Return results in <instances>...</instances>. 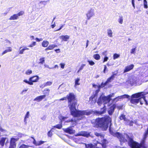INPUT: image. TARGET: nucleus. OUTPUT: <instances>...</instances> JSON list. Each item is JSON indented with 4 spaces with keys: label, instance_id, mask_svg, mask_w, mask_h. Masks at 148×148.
Returning <instances> with one entry per match:
<instances>
[{
    "label": "nucleus",
    "instance_id": "obj_1",
    "mask_svg": "<svg viewBox=\"0 0 148 148\" xmlns=\"http://www.w3.org/2000/svg\"><path fill=\"white\" fill-rule=\"evenodd\" d=\"M71 93H70L67 96L69 103L68 106L71 115L75 117H78L81 110H77L76 106L77 104V100L75 99V96Z\"/></svg>",
    "mask_w": 148,
    "mask_h": 148
},
{
    "label": "nucleus",
    "instance_id": "obj_2",
    "mask_svg": "<svg viewBox=\"0 0 148 148\" xmlns=\"http://www.w3.org/2000/svg\"><path fill=\"white\" fill-rule=\"evenodd\" d=\"M111 118L108 115H105L104 117L96 119V125L101 128L103 130H106L108 127L109 125H111Z\"/></svg>",
    "mask_w": 148,
    "mask_h": 148
},
{
    "label": "nucleus",
    "instance_id": "obj_3",
    "mask_svg": "<svg viewBox=\"0 0 148 148\" xmlns=\"http://www.w3.org/2000/svg\"><path fill=\"white\" fill-rule=\"evenodd\" d=\"M106 108L105 106H104L102 108H101V111L97 110H81V112H80L78 117H80L84 115H89L92 114H93L99 116L105 113L106 111Z\"/></svg>",
    "mask_w": 148,
    "mask_h": 148
},
{
    "label": "nucleus",
    "instance_id": "obj_4",
    "mask_svg": "<svg viewBox=\"0 0 148 148\" xmlns=\"http://www.w3.org/2000/svg\"><path fill=\"white\" fill-rule=\"evenodd\" d=\"M116 75V73L113 74L111 76L108 78L106 81L104 83L103 82L101 83L100 85H97L95 84H92V86L95 88H97V89L95 91V92H99L100 91V89L101 88L104 87L106 86L108 84L111 82L115 78V76Z\"/></svg>",
    "mask_w": 148,
    "mask_h": 148
},
{
    "label": "nucleus",
    "instance_id": "obj_5",
    "mask_svg": "<svg viewBox=\"0 0 148 148\" xmlns=\"http://www.w3.org/2000/svg\"><path fill=\"white\" fill-rule=\"evenodd\" d=\"M142 93H135L132 95L130 102L134 105H136L139 102L140 105L143 104V103L141 101V94Z\"/></svg>",
    "mask_w": 148,
    "mask_h": 148
},
{
    "label": "nucleus",
    "instance_id": "obj_6",
    "mask_svg": "<svg viewBox=\"0 0 148 148\" xmlns=\"http://www.w3.org/2000/svg\"><path fill=\"white\" fill-rule=\"evenodd\" d=\"M110 134L113 136L116 137L118 138L121 142L125 143L127 141V140L123 135L119 132H114L110 131Z\"/></svg>",
    "mask_w": 148,
    "mask_h": 148
},
{
    "label": "nucleus",
    "instance_id": "obj_7",
    "mask_svg": "<svg viewBox=\"0 0 148 148\" xmlns=\"http://www.w3.org/2000/svg\"><path fill=\"white\" fill-rule=\"evenodd\" d=\"M110 134L113 136L116 137L118 138L121 142L125 143L127 141V140L123 135L119 132H114L110 131Z\"/></svg>",
    "mask_w": 148,
    "mask_h": 148
},
{
    "label": "nucleus",
    "instance_id": "obj_8",
    "mask_svg": "<svg viewBox=\"0 0 148 148\" xmlns=\"http://www.w3.org/2000/svg\"><path fill=\"white\" fill-rule=\"evenodd\" d=\"M114 95V93H112V94H110L107 96L102 97V100L104 104L109 103L111 99V97H113Z\"/></svg>",
    "mask_w": 148,
    "mask_h": 148
},
{
    "label": "nucleus",
    "instance_id": "obj_9",
    "mask_svg": "<svg viewBox=\"0 0 148 148\" xmlns=\"http://www.w3.org/2000/svg\"><path fill=\"white\" fill-rule=\"evenodd\" d=\"M19 139V138H11L9 148H16V142Z\"/></svg>",
    "mask_w": 148,
    "mask_h": 148
},
{
    "label": "nucleus",
    "instance_id": "obj_10",
    "mask_svg": "<svg viewBox=\"0 0 148 148\" xmlns=\"http://www.w3.org/2000/svg\"><path fill=\"white\" fill-rule=\"evenodd\" d=\"M127 138L129 139V145L131 148H136L137 142L134 141L133 139L130 138L128 135L127 136Z\"/></svg>",
    "mask_w": 148,
    "mask_h": 148
},
{
    "label": "nucleus",
    "instance_id": "obj_11",
    "mask_svg": "<svg viewBox=\"0 0 148 148\" xmlns=\"http://www.w3.org/2000/svg\"><path fill=\"white\" fill-rule=\"evenodd\" d=\"M130 96L127 95H124L121 96H118L116 98L113 99L112 100V102L116 103L119 101H120L121 99L125 98H129Z\"/></svg>",
    "mask_w": 148,
    "mask_h": 148
},
{
    "label": "nucleus",
    "instance_id": "obj_12",
    "mask_svg": "<svg viewBox=\"0 0 148 148\" xmlns=\"http://www.w3.org/2000/svg\"><path fill=\"white\" fill-rule=\"evenodd\" d=\"M95 15L94 10V9L91 8L88 10V12L86 14L88 20H89L90 18Z\"/></svg>",
    "mask_w": 148,
    "mask_h": 148
},
{
    "label": "nucleus",
    "instance_id": "obj_13",
    "mask_svg": "<svg viewBox=\"0 0 148 148\" xmlns=\"http://www.w3.org/2000/svg\"><path fill=\"white\" fill-rule=\"evenodd\" d=\"M138 79L135 77H132L128 81V83L131 85V86H135L136 85L138 81Z\"/></svg>",
    "mask_w": 148,
    "mask_h": 148
},
{
    "label": "nucleus",
    "instance_id": "obj_14",
    "mask_svg": "<svg viewBox=\"0 0 148 148\" xmlns=\"http://www.w3.org/2000/svg\"><path fill=\"white\" fill-rule=\"evenodd\" d=\"M146 139V138H144V135L143 138L140 143H139L137 142L136 148H141V146L146 145L145 142Z\"/></svg>",
    "mask_w": 148,
    "mask_h": 148
},
{
    "label": "nucleus",
    "instance_id": "obj_15",
    "mask_svg": "<svg viewBox=\"0 0 148 148\" xmlns=\"http://www.w3.org/2000/svg\"><path fill=\"white\" fill-rule=\"evenodd\" d=\"M66 122L67 123L71 122V125H73V127L76 125L77 121L75 119L71 118L67 120L66 121Z\"/></svg>",
    "mask_w": 148,
    "mask_h": 148
},
{
    "label": "nucleus",
    "instance_id": "obj_16",
    "mask_svg": "<svg viewBox=\"0 0 148 148\" xmlns=\"http://www.w3.org/2000/svg\"><path fill=\"white\" fill-rule=\"evenodd\" d=\"M84 144L85 145V148H99L97 146V145H94L91 143L89 144L84 143Z\"/></svg>",
    "mask_w": 148,
    "mask_h": 148
},
{
    "label": "nucleus",
    "instance_id": "obj_17",
    "mask_svg": "<svg viewBox=\"0 0 148 148\" xmlns=\"http://www.w3.org/2000/svg\"><path fill=\"white\" fill-rule=\"evenodd\" d=\"M39 79V77L37 75L34 76L32 77H31L29 78L30 81L33 82H37Z\"/></svg>",
    "mask_w": 148,
    "mask_h": 148
},
{
    "label": "nucleus",
    "instance_id": "obj_18",
    "mask_svg": "<svg viewBox=\"0 0 148 148\" xmlns=\"http://www.w3.org/2000/svg\"><path fill=\"white\" fill-rule=\"evenodd\" d=\"M101 143L100 144L103 147H106V145L108 143V140L105 139H103L101 140Z\"/></svg>",
    "mask_w": 148,
    "mask_h": 148
},
{
    "label": "nucleus",
    "instance_id": "obj_19",
    "mask_svg": "<svg viewBox=\"0 0 148 148\" xmlns=\"http://www.w3.org/2000/svg\"><path fill=\"white\" fill-rule=\"evenodd\" d=\"M134 67V65L132 64L126 66L124 70V72H126L129 71L132 69Z\"/></svg>",
    "mask_w": 148,
    "mask_h": 148
},
{
    "label": "nucleus",
    "instance_id": "obj_20",
    "mask_svg": "<svg viewBox=\"0 0 148 148\" xmlns=\"http://www.w3.org/2000/svg\"><path fill=\"white\" fill-rule=\"evenodd\" d=\"M45 97L46 95H45L40 96L37 97L34 99V100L36 101H40L45 98Z\"/></svg>",
    "mask_w": 148,
    "mask_h": 148
},
{
    "label": "nucleus",
    "instance_id": "obj_21",
    "mask_svg": "<svg viewBox=\"0 0 148 148\" xmlns=\"http://www.w3.org/2000/svg\"><path fill=\"white\" fill-rule=\"evenodd\" d=\"M119 118L120 120H123L124 121H129V120L126 119L125 115L124 114H121L119 117Z\"/></svg>",
    "mask_w": 148,
    "mask_h": 148
},
{
    "label": "nucleus",
    "instance_id": "obj_22",
    "mask_svg": "<svg viewBox=\"0 0 148 148\" xmlns=\"http://www.w3.org/2000/svg\"><path fill=\"white\" fill-rule=\"evenodd\" d=\"M60 39H62L63 40L66 41L69 39V37L68 35L61 36L60 37Z\"/></svg>",
    "mask_w": 148,
    "mask_h": 148
},
{
    "label": "nucleus",
    "instance_id": "obj_23",
    "mask_svg": "<svg viewBox=\"0 0 148 148\" xmlns=\"http://www.w3.org/2000/svg\"><path fill=\"white\" fill-rule=\"evenodd\" d=\"M64 132L69 134H72L73 133L72 130L70 127H68L64 130Z\"/></svg>",
    "mask_w": 148,
    "mask_h": 148
},
{
    "label": "nucleus",
    "instance_id": "obj_24",
    "mask_svg": "<svg viewBox=\"0 0 148 148\" xmlns=\"http://www.w3.org/2000/svg\"><path fill=\"white\" fill-rule=\"evenodd\" d=\"M12 51V49L11 47H9L7 48V49L5 50L2 53V55L7 53L9 52H10Z\"/></svg>",
    "mask_w": 148,
    "mask_h": 148
},
{
    "label": "nucleus",
    "instance_id": "obj_25",
    "mask_svg": "<svg viewBox=\"0 0 148 148\" xmlns=\"http://www.w3.org/2000/svg\"><path fill=\"white\" fill-rule=\"evenodd\" d=\"M125 124L126 125H129L130 126H133L134 123V122L132 121H130L129 120V121H126L125 123Z\"/></svg>",
    "mask_w": 148,
    "mask_h": 148
},
{
    "label": "nucleus",
    "instance_id": "obj_26",
    "mask_svg": "<svg viewBox=\"0 0 148 148\" xmlns=\"http://www.w3.org/2000/svg\"><path fill=\"white\" fill-rule=\"evenodd\" d=\"M57 45H50L47 48L45 49V50L52 49L54 47H56Z\"/></svg>",
    "mask_w": 148,
    "mask_h": 148
},
{
    "label": "nucleus",
    "instance_id": "obj_27",
    "mask_svg": "<svg viewBox=\"0 0 148 148\" xmlns=\"http://www.w3.org/2000/svg\"><path fill=\"white\" fill-rule=\"evenodd\" d=\"M6 138H2L0 140V145L2 146H3L4 145Z\"/></svg>",
    "mask_w": 148,
    "mask_h": 148
},
{
    "label": "nucleus",
    "instance_id": "obj_28",
    "mask_svg": "<svg viewBox=\"0 0 148 148\" xmlns=\"http://www.w3.org/2000/svg\"><path fill=\"white\" fill-rule=\"evenodd\" d=\"M18 18L16 14H14L13 15L11 16L9 19L10 20H14Z\"/></svg>",
    "mask_w": 148,
    "mask_h": 148
},
{
    "label": "nucleus",
    "instance_id": "obj_29",
    "mask_svg": "<svg viewBox=\"0 0 148 148\" xmlns=\"http://www.w3.org/2000/svg\"><path fill=\"white\" fill-rule=\"evenodd\" d=\"M49 44V42L47 41H44L42 43V47H46Z\"/></svg>",
    "mask_w": 148,
    "mask_h": 148
},
{
    "label": "nucleus",
    "instance_id": "obj_30",
    "mask_svg": "<svg viewBox=\"0 0 148 148\" xmlns=\"http://www.w3.org/2000/svg\"><path fill=\"white\" fill-rule=\"evenodd\" d=\"M103 102V100H102V97H100L98 99L97 103L98 105H101Z\"/></svg>",
    "mask_w": 148,
    "mask_h": 148
},
{
    "label": "nucleus",
    "instance_id": "obj_31",
    "mask_svg": "<svg viewBox=\"0 0 148 148\" xmlns=\"http://www.w3.org/2000/svg\"><path fill=\"white\" fill-rule=\"evenodd\" d=\"M148 93H145L144 94H141V99H143L144 100V101L145 102V105H148V103L147 102V100L145 99V95H146V94H147Z\"/></svg>",
    "mask_w": 148,
    "mask_h": 148
},
{
    "label": "nucleus",
    "instance_id": "obj_32",
    "mask_svg": "<svg viewBox=\"0 0 148 148\" xmlns=\"http://www.w3.org/2000/svg\"><path fill=\"white\" fill-rule=\"evenodd\" d=\"M116 107V105L115 103L113 104L109 108V109L114 112V109Z\"/></svg>",
    "mask_w": 148,
    "mask_h": 148
},
{
    "label": "nucleus",
    "instance_id": "obj_33",
    "mask_svg": "<svg viewBox=\"0 0 148 148\" xmlns=\"http://www.w3.org/2000/svg\"><path fill=\"white\" fill-rule=\"evenodd\" d=\"M30 146L29 145L23 144L20 146L18 148H28Z\"/></svg>",
    "mask_w": 148,
    "mask_h": 148
},
{
    "label": "nucleus",
    "instance_id": "obj_34",
    "mask_svg": "<svg viewBox=\"0 0 148 148\" xmlns=\"http://www.w3.org/2000/svg\"><path fill=\"white\" fill-rule=\"evenodd\" d=\"M93 58L96 60H99L100 58V56L99 54H95L93 55Z\"/></svg>",
    "mask_w": 148,
    "mask_h": 148
},
{
    "label": "nucleus",
    "instance_id": "obj_35",
    "mask_svg": "<svg viewBox=\"0 0 148 148\" xmlns=\"http://www.w3.org/2000/svg\"><path fill=\"white\" fill-rule=\"evenodd\" d=\"M107 31L108 36L110 37H112V30L110 29H109L107 30Z\"/></svg>",
    "mask_w": 148,
    "mask_h": 148
},
{
    "label": "nucleus",
    "instance_id": "obj_36",
    "mask_svg": "<svg viewBox=\"0 0 148 148\" xmlns=\"http://www.w3.org/2000/svg\"><path fill=\"white\" fill-rule=\"evenodd\" d=\"M23 82L30 85H32L33 84V83H32V82L30 81L29 79V81L25 79L23 80Z\"/></svg>",
    "mask_w": 148,
    "mask_h": 148
},
{
    "label": "nucleus",
    "instance_id": "obj_37",
    "mask_svg": "<svg viewBox=\"0 0 148 148\" xmlns=\"http://www.w3.org/2000/svg\"><path fill=\"white\" fill-rule=\"evenodd\" d=\"M118 22L120 24H122L123 22V17L122 16H120L119 18L118 19Z\"/></svg>",
    "mask_w": 148,
    "mask_h": 148
},
{
    "label": "nucleus",
    "instance_id": "obj_38",
    "mask_svg": "<svg viewBox=\"0 0 148 148\" xmlns=\"http://www.w3.org/2000/svg\"><path fill=\"white\" fill-rule=\"evenodd\" d=\"M54 127L60 129L62 127V125L61 124H57L56 125V126H54Z\"/></svg>",
    "mask_w": 148,
    "mask_h": 148
},
{
    "label": "nucleus",
    "instance_id": "obj_39",
    "mask_svg": "<svg viewBox=\"0 0 148 148\" xmlns=\"http://www.w3.org/2000/svg\"><path fill=\"white\" fill-rule=\"evenodd\" d=\"M120 56V55L119 54H117L116 53H115V54H114L113 55V59L114 60H115L116 59L118 58Z\"/></svg>",
    "mask_w": 148,
    "mask_h": 148
},
{
    "label": "nucleus",
    "instance_id": "obj_40",
    "mask_svg": "<svg viewBox=\"0 0 148 148\" xmlns=\"http://www.w3.org/2000/svg\"><path fill=\"white\" fill-rule=\"evenodd\" d=\"M29 112H27L25 116V118H24V121L25 122L26 121V119L28 118L29 117Z\"/></svg>",
    "mask_w": 148,
    "mask_h": 148
},
{
    "label": "nucleus",
    "instance_id": "obj_41",
    "mask_svg": "<svg viewBox=\"0 0 148 148\" xmlns=\"http://www.w3.org/2000/svg\"><path fill=\"white\" fill-rule=\"evenodd\" d=\"M80 80V79L79 78H77L75 80V86L77 85H79V82Z\"/></svg>",
    "mask_w": 148,
    "mask_h": 148
},
{
    "label": "nucleus",
    "instance_id": "obj_42",
    "mask_svg": "<svg viewBox=\"0 0 148 148\" xmlns=\"http://www.w3.org/2000/svg\"><path fill=\"white\" fill-rule=\"evenodd\" d=\"M53 128H51V129L47 133V135L49 137H51L52 135V130Z\"/></svg>",
    "mask_w": 148,
    "mask_h": 148
},
{
    "label": "nucleus",
    "instance_id": "obj_43",
    "mask_svg": "<svg viewBox=\"0 0 148 148\" xmlns=\"http://www.w3.org/2000/svg\"><path fill=\"white\" fill-rule=\"evenodd\" d=\"M87 62H88L89 64L91 66H93L95 64V62L92 60H88Z\"/></svg>",
    "mask_w": 148,
    "mask_h": 148
},
{
    "label": "nucleus",
    "instance_id": "obj_44",
    "mask_svg": "<svg viewBox=\"0 0 148 148\" xmlns=\"http://www.w3.org/2000/svg\"><path fill=\"white\" fill-rule=\"evenodd\" d=\"M24 13V12L23 11H21L18 12V14H16L17 15L18 17L19 16L23 15Z\"/></svg>",
    "mask_w": 148,
    "mask_h": 148
},
{
    "label": "nucleus",
    "instance_id": "obj_45",
    "mask_svg": "<svg viewBox=\"0 0 148 148\" xmlns=\"http://www.w3.org/2000/svg\"><path fill=\"white\" fill-rule=\"evenodd\" d=\"M39 60L40 62H39V63L41 64H42L45 62L44 58H40Z\"/></svg>",
    "mask_w": 148,
    "mask_h": 148
},
{
    "label": "nucleus",
    "instance_id": "obj_46",
    "mask_svg": "<svg viewBox=\"0 0 148 148\" xmlns=\"http://www.w3.org/2000/svg\"><path fill=\"white\" fill-rule=\"evenodd\" d=\"M95 135L98 137L100 136L101 137H104V136L103 135L97 132L95 133Z\"/></svg>",
    "mask_w": 148,
    "mask_h": 148
},
{
    "label": "nucleus",
    "instance_id": "obj_47",
    "mask_svg": "<svg viewBox=\"0 0 148 148\" xmlns=\"http://www.w3.org/2000/svg\"><path fill=\"white\" fill-rule=\"evenodd\" d=\"M144 5L145 8H147V2L146 0H144Z\"/></svg>",
    "mask_w": 148,
    "mask_h": 148
},
{
    "label": "nucleus",
    "instance_id": "obj_48",
    "mask_svg": "<svg viewBox=\"0 0 148 148\" xmlns=\"http://www.w3.org/2000/svg\"><path fill=\"white\" fill-rule=\"evenodd\" d=\"M45 142L42 140L38 142L37 146H39L43 144Z\"/></svg>",
    "mask_w": 148,
    "mask_h": 148
},
{
    "label": "nucleus",
    "instance_id": "obj_49",
    "mask_svg": "<svg viewBox=\"0 0 148 148\" xmlns=\"http://www.w3.org/2000/svg\"><path fill=\"white\" fill-rule=\"evenodd\" d=\"M123 105H121L120 106H116V107L119 110H122L123 109Z\"/></svg>",
    "mask_w": 148,
    "mask_h": 148
},
{
    "label": "nucleus",
    "instance_id": "obj_50",
    "mask_svg": "<svg viewBox=\"0 0 148 148\" xmlns=\"http://www.w3.org/2000/svg\"><path fill=\"white\" fill-rule=\"evenodd\" d=\"M21 48L22 47H20L19 49L20 51L19 53V54H23V53L24 51H25L23 49H21Z\"/></svg>",
    "mask_w": 148,
    "mask_h": 148
},
{
    "label": "nucleus",
    "instance_id": "obj_51",
    "mask_svg": "<svg viewBox=\"0 0 148 148\" xmlns=\"http://www.w3.org/2000/svg\"><path fill=\"white\" fill-rule=\"evenodd\" d=\"M136 48H133L132 49L130 53L131 54H134L136 50Z\"/></svg>",
    "mask_w": 148,
    "mask_h": 148
},
{
    "label": "nucleus",
    "instance_id": "obj_52",
    "mask_svg": "<svg viewBox=\"0 0 148 148\" xmlns=\"http://www.w3.org/2000/svg\"><path fill=\"white\" fill-rule=\"evenodd\" d=\"M114 112V111L110 109L108 111V114L110 115H112Z\"/></svg>",
    "mask_w": 148,
    "mask_h": 148
},
{
    "label": "nucleus",
    "instance_id": "obj_53",
    "mask_svg": "<svg viewBox=\"0 0 148 148\" xmlns=\"http://www.w3.org/2000/svg\"><path fill=\"white\" fill-rule=\"evenodd\" d=\"M32 73V71L31 70H28L26 72V74L27 75H29L31 74Z\"/></svg>",
    "mask_w": 148,
    "mask_h": 148
},
{
    "label": "nucleus",
    "instance_id": "obj_54",
    "mask_svg": "<svg viewBox=\"0 0 148 148\" xmlns=\"http://www.w3.org/2000/svg\"><path fill=\"white\" fill-rule=\"evenodd\" d=\"M45 83L46 86H50L52 84V82L50 81L47 82Z\"/></svg>",
    "mask_w": 148,
    "mask_h": 148
},
{
    "label": "nucleus",
    "instance_id": "obj_55",
    "mask_svg": "<svg viewBox=\"0 0 148 148\" xmlns=\"http://www.w3.org/2000/svg\"><path fill=\"white\" fill-rule=\"evenodd\" d=\"M36 42H33L32 44L30 45L28 47H32L35 46L36 44Z\"/></svg>",
    "mask_w": 148,
    "mask_h": 148
},
{
    "label": "nucleus",
    "instance_id": "obj_56",
    "mask_svg": "<svg viewBox=\"0 0 148 148\" xmlns=\"http://www.w3.org/2000/svg\"><path fill=\"white\" fill-rule=\"evenodd\" d=\"M69 117L68 116H62V121H64L65 119L68 118Z\"/></svg>",
    "mask_w": 148,
    "mask_h": 148
},
{
    "label": "nucleus",
    "instance_id": "obj_57",
    "mask_svg": "<svg viewBox=\"0 0 148 148\" xmlns=\"http://www.w3.org/2000/svg\"><path fill=\"white\" fill-rule=\"evenodd\" d=\"M108 57H107L106 56H105L103 59V62H104L106 61H107V60H108Z\"/></svg>",
    "mask_w": 148,
    "mask_h": 148
},
{
    "label": "nucleus",
    "instance_id": "obj_58",
    "mask_svg": "<svg viewBox=\"0 0 148 148\" xmlns=\"http://www.w3.org/2000/svg\"><path fill=\"white\" fill-rule=\"evenodd\" d=\"M33 143L36 146H37V144H38V142H36L35 139L34 140Z\"/></svg>",
    "mask_w": 148,
    "mask_h": 148
},
{
    "label": "nucleus",
    "instance_id": "obj_59",
    "mask_svg": "<svg viewBox=\"0 0 148 148\" xmlns=\"http://www.w3.org/2000/svg\"><path fill=\"white\" fill-rule=\"evenodd\" d=\"M86 65L85 64H82L81 66L79 68V70H82L84 67Z\"/></svg>",
    "mask_w": 148,
    "mask_h": 148
},
{
    "label": "nucleus",
    "instance_id": "obj_60",
    "mask_svg": "<svg viewBox=\"0 0 148 148\" xmlns=\"http://www.w3.org/2000/svg\"><path fill=\"white\" fill-rule=\"evenodd\" d=\"M60 65L61 67L63 69L64 68V66H65V64L64 63H60Z\"/></svg>",
    "mask_w": 148,
    "mask_h": 148
},
{
    "label": "nucleus",
    "instance_id": "obj_61",
    "mask_svg": "<svg viewBox=\"0 0 148 148\" xmlns=\"http://www.w3.org/2000/svg\"><path fill=\"white\" fill-rule=\"evenodd\" d=\"M36 40L37 41L39 42L42 40V38L39 39L37 38H36Z\"/></svg>",
    "mask_w": 148,
    "mask_h": 148
},
{
    "label": "nucleus",
    "instance_id": "obj_62",
    "mask_svg": "<svg viewBox=\"0 0 148 148\" xmlns=\"http://www.w3.org/2000/svg\"><path fill=\"white\" fill-rule=\"evenodd\" d=\"M23 135L22 134L20 133H18V136L19 138L22 137Z\"/></svg>",
    "mask_w": 148,
    "mask_h": 148
},
{
    "label": "nucleus",
    "instance_id": "obj_63",
    "mask_svg": "<svg viewBox=\"0 0 148 148\" xmlns=\"http://www.w3.org/2000/svg\"><path fill=\"white\" fill-rule=\"evenodd\" d=\"M107 67L106 65H105L104 66V69L103 70V72L104 73H105V71L107 70Z\"/></svg>",
    "mask_w": 148,
    "mask_h": 148
},
{
    "label": "nucleus",
    "instance_id": "obj_64",
    "mask_svg": "<svg viewBox=\"0 0 148 148\" xmlns=\"http://www.w3.org/2000/svg\"><path fill=\"white\" fill-rule=\"evenodd\" d=\"M45 86H46V85H45V83H44L43 84H42L41 86H40V87L41 88H44V87H45Z\"/></svg>",
    "mask_w": 148,
    "mask_h": 148
}]
</instances>
